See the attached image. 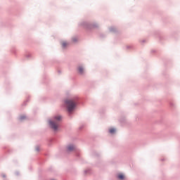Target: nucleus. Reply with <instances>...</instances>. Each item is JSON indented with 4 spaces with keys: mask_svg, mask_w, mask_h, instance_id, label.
Instances as JSON below:
<instances>
[{
    "mask_svg": "<svg viewBox=\"0 0 180 180\" xmlns=\"http://www.w3.org/2000/svg\"><path fill=\"white\" fill-rule=\"evenodd\" d=\"M117 131V129L115 127H110L108 128V133L109 134H116V132Z\"/></svg>",
    "mask_w": 180,
    "mask_h": 180,
    "instance_id": "nucleus-4",
    "label": "nucleus"
},
{
    "mask_svg": "<svg viewBox=\"0 0 180 180\" xmlns=\"http://www.w3.org/2000/svg\"><path fill=\"white\" fill-rule=\"evenodd\" d=\"M77 72L79 74H84L85 72V67L84 65H79L77 67Z\"/></svg>",
    "mask_w": 180,
    "mask_h": 180,
    "instance_id": "nucleus-7",
    "label": "nucleus"
},
{
    "mask_svg": "<svg viewBox=\"0 0 180 180\" xmlns=\"http://www.w3.org/2000/svg\"><path fill=\"white\" fill-rule=\"evenodd\" d=\"M39 150H40V148H39V147H37V148H36V150H37V151H39Z\"/></svg>",
    "mask_w": 180,
    "mask_h": 180,
    "instance_id": "nucleus-11",
    "label": "nucleus"
},
{
    "mask_svg": "<svg viewBox=\"0 0 180 180\" xmlns=\"http://www.w3.org/2000/svg\"><path fill=\"white\" fill-rule=\"evenodd\" d=\"M77 148L75 144L70 143L68 145L67 150L68 151H74Z\"/></svg>",
    "mask_w": 180,
    "mask_h": 180,
    "instance_id": "nucleus-5",
    "label": "nucleus"
},
{
    "mask_svg": "<svg viewBox=\"0 0 180 180\" xmlns=\"http://www.w3.org/2000/svg\"><path fill=\"white\" fill-rule=\"evenodd\" d=\"M62 47H67L68 46V42L67 41H63L61 42Z\"/></svg>",
    "mask_w": 180,
    "mask_h": 180,
    "instance_id": "nucleus-9",
    "label": "nucleus"
},
{
    "mask_svg": "<svg viewBox=\"0 0 180 180\" xmlns=\"http://www.w3.org/2000/svg\"><path fill=\"white\" fill-rule=\"evenodd\" d=\"M27 118L25 115H21L18 117L19 120H25Z\"/></svg>",
    "mask_w": 180,
    "mask_h": 180,
    "instance_id": "nucleus-8",
    "label": "nucleus"
},
{
    "mask_svg": "<svg viewBox=\"0 0 180 180\" xmlns=\"http://www.w3.org/2000/svg\"><path fill=\"white\" fill-rule=\"evenodd\" d=\"M117 178L119 180H125L126 179V174H124V173H118L117 174Z\"/></svg>",
    "mask_w": 180,
    "mask_h": 180,
    "instance_id": "nucleus-6",
    "label": "nucleus"
},
{
    "mask_svg": "<svg viewBox=\"0 0 180 180\" xmlns=\"http://www.w3.org/2000/svg\"><path fill=\"white\" fill-rule=\"evenodd\" d=\"M46 123L48 127L53 130V131H57V130H58V124L56 122L53 117L48 118L46 121Z\"/></svg>",
    "mask_w": 180,
    "mask_h": 180,
    "instance_id": "nucleus-2",
    "label": "nucleus"
},
{
    "mask_svg": "<svg viewBox=\"0 0 180 180\" xmlns=\"http://www.w3.org/2000/svg\"><path fill=\"white\" fill-rule=\"evenodd\" d=\"M52 119H53V120L57 123V122H61L63 120V115L57 114L53 115Z\"/></svg>",
    "mask_w": 180,
    "mask_h": 180,
    "instance_id": "nucleus-3",
    "label": "nucleus"
},
{
    "mask_svg": "<svg viewBox=\"0 0 180 180\" xmlns=\"http://www.w3.org/2000/svg\"><path fill=\"white\" fill-rule=\"evenodd\" d=\"M78 39L77 37L72 38V41H77Z\"/></svg>",
    "mask_w": 180,
    "mask_h": 180,
    "instance_id": "nucleus-10",
    "label": "nucleus"
},
{
    "mask_svg": "<svg viewBox=\"0 0 180 180\" xmlns=\"http://www.w3.org/2000/svg\"><path fill=\"white\" fill-rule=\"evenodd\" d=\"M77 96L70 94L63 100V106L67 109L68 113H72L77 108Z\"/></svg>",
    "mask_w": 180,
    "mask_h": 180,
    "instance_id": "nucleus-1",
    "label": "nucleus"
}]
</instances>
